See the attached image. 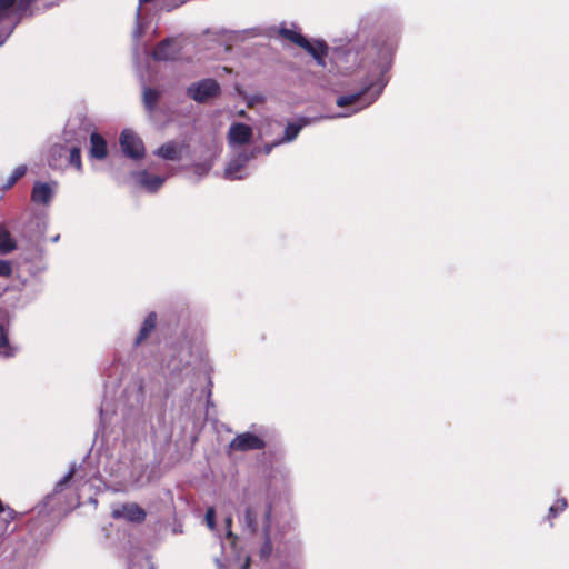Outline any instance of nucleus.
<instances>
[{
  "instance_id": "c85d7f7f",
  "label": "nucleus",
  "mask_w": 569,
  "mask_h": 569,
  "mask_svg": "<svg viewBox=\"0 0 569 569\" xmlns=\"http://www.w3.org/2000/svg\"><path fill=\"white\" fill-rule=\"evenodd\" d=\"M280 143H281V142H280V140H279V141L273 142V143L266 144V146L263 147V152H264L266 154H269V153L271 152L272 148H273V147H276V146H278V144H280Z\"/></svg>"
},
{
  "instance_id": "aec40b11",
  "label": "nucleus",
  "mask_w": 569,
  "mask_h": 569,
  "mask_svg": "<svg viewBox=\"0 0 569 569\" xmlns=\"http://www.w3.org/2000/svg\"><path fill=\"white\" fill-rule=\"evenodd\" d=\"M244 523L251 533L258 530V511L256 507L249 506L244 511Z\"/></svg>"
},
{
  "instance_id": "6e6552de",
  "label": "nucleus",
  "mask_w": 569,
  "mask_h": 569,
  "mask_svg": "<svg viewBox=\"0 0 569 569\" xmlns=\"http://www.w3.org/2000/svg\"><path fill=\"white\" fill-rule=\"evenodd\" d=\"M253 137V131L250 126L236 122L232 123L228 131V140L230 144H247L251 141Z\"/></svg>"
},
{
  "instance_id": "cd10ccee",
  "label": "nucleus",
  "mask_w": 569,
  "mask_h": 569,
  "mask_svg": "<svg viewBox=\"0 0 569 569\" xmlns=\"http://www.w3.org/2000/svg\"><path fill=\"white\" fill-rule=\"evenodd\" d=\"M74 472L76 469L71 468L70 471L57 483L56 490H62V487L73 478Z\"/></svg>"
},
{
  "instance_id": "20e7f679",
  "label": "nucleus",
  "mask_w": 569,
  "mask_h": 569,
  "mask_svg": "<svg viewBox=\"0 0 569 569\" xmlns=\"http://www.w3.org/2000/svg\"><path fill=\"white\" fill-rule=\"evenodd\" d=\"M230 448L234 451L261 450L266 447V441L251 432L237 435L230 442Z\"/></svg>"
},
{
  "instance_id": "ddd939ff",
  "label": "nucleus",
  "mask_w": 569,
  "mask_h": 569,
  "mask_svg": "<svg viewBox=\"0 0 569 569\" xmlns=\"http://www.w3.org/2000/svg\"><path fill=\"white\" fill-rule=\"evenodd\" d=\"M156 154L164 160L171 161L180 160L181 158V151L174 141H169L160 146L157 149Z\"/></svg>"
},
{
  "instance_id": "dca6fc26",
  "label": "nucleus",
  "mask_w": 569,
  "mask_h": 569,
  "mask_svg": "<svg viewBox=\"0 0 569 569\" xmlns=\"http://www.w3.org/2000/svg\"><path fill=\"white\" fill-rule=\"evenodd\" d=\"M160 99V92L157 89L144 88L143 90V106L149 112H153Z\"/></svg>"
},
{
  "instance_id": "6ab92c4d",
  "label": "nucleus",
  "mask_w": 569,
  "mask_h": 569,
  "mask_svg": "<svg viewBox=\"0 0 569 569\" xmlns=\"http://www.w3.org/2000/svg\"><path fill=\"white\" fill-rule=\"evenodd\" d=\"M27 170H28V168L26 164L18 166L13 170L12 174L8 178L6 183L1 187V190L2 191L10 190L21 178H23L26 176Z\"/></svg>"
},
{
  "instance_id": "f3484780",
  "label": "nucleus",
  "mask_w": 569,
  "mask_h": 569,
  "mask_svg": "<svg viewBox=\"0 0 569 569\" xmlns=\"http://www.w3.org/2000/svg\"><path fill=\"white\" fill-rule=\"evenodd\" d=\"M306 123L307 122L305 119H302L300 122H289L284 129L283 137L280 139V142L282 143L293 141Z\"/></svg>"
},
{
  "instance_id": "393cba45",
  "label": "nucleus",
  "mask_w": 569,
  "mask_h": 569,
  "mask_svg": "<svg viewBox=\"0 0 569 569\" xmlns=\"http://www.w3.org/2000/svg\"><path fill=\"white\" fill-rule=\"evenodd\" d=\"M12 273V266L7 260H0V277H10Z\"/></svg>"
},
{
  "instance_id": "0eeeda50",
  "label": "nucleus",
  "mask_w": 569,
  "mask_h": 569,
  "mask_svg": "<svg viewBox=\"0 0 569 569\" xmlns=\"http://www.w3.org/2000/svg\"><path fill=\"white\" fill-rule=\"evenodd\" d=\"M369 90H370V86H367L362 90H360L356 93L340 96L337 99V106L343 108V107H348V106L360 104L357 108V110L366 108V107L370 106L376 100L375 96L368 97Z\"/></svg>"
},
{
  "instance_id": "423d86ee",
  "label": "nucleus",
  "mask_w": 569,
  "mask_h": 569,
  "mask_svg": "<svg viewBox=\"0 0 569 569\" xmlns=\"http://www.w3.org/2000/svg\"><path fill=\"white\" fill-rule=\"evenodd\" d=\"M261 507L263 509L262 516L266 540L260 549V556L261 558H268L272 552V542L270 538L272 503L267 496L263 500H261Z\"/></svg>"
},
{
  "instance_id": "f8f14e48",
  "label": "nucleus",
  "mask_w": 569,
  "mask_h": 569,
  "mask_svg": "<svg viewBox=\"0 0 569 569\" xmlns=\"http://www.w3.org/2000/svg\"><path fill=\"white\" fill-rule=\"evenodd\" d=\"M157 326V315L156 312H150L143 320L142 326L139 330V333L136 338V345H141L144 340L149 338L151 332L156 329Z\"/></svg>"
},
{
  "instance_id": "4be33fe9",
  "label": "nucleus",
  "mask_w": 569,
  "mask_h": 569,
  "mask_svg": "<svg viewBox=\"0 0 569 569\" xmlns=\"http://www.w3.org/2000/svg\"><path fill=\"white\" fill-rule=\"evenodd\" d=\"M69 164L78 171L82 170L81 150L79 147H72L69 150Z\"/></svg>"
},
{
  "instance_id": "7c9ffc66",
  "label": "nucleus",
  "mask_w": 569,
  "mask_h": 569,
  "mask_svg": "<svg viewBox=\"0 0 569 569\" xmlns=\"http://www.w3.org/2000/svg\"><path fill=\"white\" fill-rule=\"evenodd\" d=\"M202 169H203L204 171H207V170H208V167H206V164H199V163H197V164H194V166H193V170H194V172H196V173H198V174H199V171H202Z\"/></svg>"
},
{
  "instance_id": "5701e85b",
  "label": "nucleus",
  "mask_w": 569,
  "mask_h": 569,
  "mask_svg": "<svg viewBox=\"0 0 569 569\" xmlns=\"http://www.w3.org/2000/svg\"><path fill=\"white\" fill-rule=\"evenodd\" d=\"M18 0H0V20L8 17L9 10L14 6Z\"/></svg>"
},
{
  "instance_id": "7ed1b4c3",
  "label": "nucleus",
  "mask_w": 569,
  "mask_h": 569,
  "mask_svg": "<svg viewBox=\"0 0 569 569\" xmlns=\"http://www.w3.org/2000/svg\"><path fill=\"white\" fill-rule=\"evenodd\" d=\"M120 146L123 153L134 160L144 156V146L142 140L132 131L123 130L120 134Z\"/></svg>"
},
{
  "instance_id": "39448f33",
  "label": "nucleus",
  "mask_w": 569,
  "mask_h": 569,
  "mask_svg": "<svg viewBox=\"0 0 569 569\" xmlns=\"http://www.w3.org/2000/svg\"><path fill=\"white\" fill-rule=\"evenodd\" d=\"M112 517L114 519H126L129 522L142 523L146 520L147 512L138 503H123L119 508L113 509Z\"/></svg>"
},
{
  "instance_id": "a211bd4d",
  "label": "nucleus",
  "mask_w": 569,
  "mask_h": 569,
  "mask_svg": "<svg viewBox=\"0 0 569 569\" xmlns=\"http://www.w3.org/2000/svg\"><path fill=\"white\" fill-rule=\"evenodd\" d=\"M0 355L6 358L13 357L16 355V348L9 342L8 332L3 325L0 323Z\"/></svg>"
},
{
  "instance_id": "4468645a",
  "label": "nucleus",
  "mask_w": 569,
  "mask_h": 569,
  "mask_svg": "<svg viewBox=\"0 0 569 569\" xmlns=\"http://www.w3.org/2000/svg\"><path fill=\"white\" fill-rule=\"evenodd\" d=\"M139 181L140 184L148 189L150 192H156L157 190L160 189V187L164 182V179L159 176L148 173L147 171H142L140 173Z\"/></svg>"
},
{
  "instance_id": "bb28decb",
  "label": "nucleus",
  "mask_w": 569,
  "mask_h": 569,
  "mask_svg": "<svg viewBox=\"0 0 569 569\" xmlns=\"http://www.w3.org/2000/svg\"><path fill=\"white\" fill-rule=\"evenodd\" d=\"M241 168V164L230 163L229 167L226 169V177L229 179H237L238 177H236V172H238Z\"/></svg>"
},
{
  "instance_id": "1a4fd4ad",
  "label": "nucleus",
  "mask_w": 569,
  "mask_h": 569,
  "mask_svg": "<svg viewBox=\"0 0 569 569\" xmlns=\"http://www.w3.org/2000/svg\"><path fill=\"white\" fill-rule=\"evenodd\" d=\"M179 53L176 41L167 38L160 41L152 51V57L158 61H169L176 59Z\"/></svg>"
},
{
  "instance_id": "b1692460",
  "label": "nucleus",
  "mask_w": 569,
  "mask_h": 569,
  "mask_svg": "<svg viewBox=\"0 0 569 569\" xmlns=\"http://www.w3.org/2000/svg\"><path fill=\"white\" fill-rule=\"evenodd\" d=\"M206 522L210 529L216 528V510L213 507H209L206 511Z\"/></svg>"
},
{
  "instance_id": "c756f323",
  "label": "nucleus",
  "mask_w": 569,
  "mask_h": 569,
  "mask_svg": "<svg viewBox=\"0 0 569 569\" xmlns=\"http://www.w3.org/2000/svg\"><path fill=\"white\" fill-rule=\"evenodd\" d=\"M34 0H19V7L26 9L28 8Z\"/></svg>"
},
{
  "instance_id": "9b49d317",
  "label": "nucleus",
  "mask_w": 569,
  "mask_h": 569,
  "mask_svg": "<svg viewBox=\"0 0 569 569\" xmlns=\"http://www.w3.org/2000/svg\"><path fill=\"white\" fill-rule=\"evenodd\" d=\"M89 154L91 158L103 160L108 156V146L106 139L98 132L90 134V149Z\"/></svg>"
},
{
  "instance_id": "a878e982",
  "label": "nucleus",
  "mask_w": 569,
  "mask_h": 569,
  "mask_svg": "<svg viewBox=\"0 0 569 569\" xmlns=\"http://www.w3.org/2000/svg\"><path fill=\"white\" fill-rule=\"evenodd\" d=\"M2 513H4L3 520L6 523H10L11 521H13L18 515V512L9 506H4V510L2 511Z\"/></svg>"
},
{
  "instance_id": "2f4dec72",
  "label": "nucleus",
  "mask_w": 569,
  "mask_h": 569,
  "mask_svg": "<svg viewBox=\"0 0 569 569\" xmlns=\"http://www.w3.org/2000/svg\"><path fill=\"white\" fill-rule=\"evenodd\" d=\"M202 169H203L204 171H207V170H208V167H206V164H199V163H197V164H194V166H193V170H194V172H196V173H198V174H199V171H202Z\"/></svg>"
},
{
  "instance_id": "f03ea898",
  "label": "nucleus",
  "mask_w": 569,
  "mask_h": 569,
  "mask_svg": "<svg viewBox=\"0 0 569 569\" xmlns=\"http://www.w3.org/2000/svg\"><path fill=\"white\" fill-rule=\"evenodd\" d=\"M220 91L221 89L219 83L214 79L208 78L189 86L187 94L194 101L204 103L209 99L219 96Z\"/></svg>"
},
{
  "instance_id": "412c9836",
  "label": "nucleus",
  "mask_w": 569,
  "mask_h": 569,
  "mask_svg": "<svg viewBox=\"0 0 569 569\" xmlns=\"http://www.w3.org/2000/svg\"><path fill=\"white\" fill-rule=\"evenodd\" d=\"M568 507L565 498L557 499L555 503L549 508L548 520L556 518L559 513L563 512Z\"/></svg>"
},
{
  "instance_id": "f257e3e1",
  "label": "nucleus",
  "mask_w": 569,
  "mask_h": 569,
  "mask_svg": "<svg viewBox=\"0 0 569 569\" xmlns=\"http://www.w3.org/2000/svg\"><path fill=\"white\" fill-rule=\"evenodd\" d=\"M279 34L283 39H286V40L299 46L303 50H306L309 54H311L313 57V59L317 61V63L319 66H321V67L326 66L325 58L328 53V46L325 41L318 40L313 44L306 37H303L300 32L292 30V29H288V28H281L279 30Z\"/></svg>"
},
{
  "instance_id": "473e14b6",
  "label": "nucleus",
  "mask_w": 569,
  "mask_h": 569,
  "mask_svg": "<svg viewBox=\"0 0 569 569\" xmlns=\"http://www.w3.org/2000/svg\"><path fill=\"white\" fill-rule=\"evenodd\" d=\"M231 522H232L231 518L227 519V525L228 526H231Z\"/></svg>"
},
{
  "instance_id": "2eb2a0df",
  "label": "nucleus",
  "mask_w": 569,
  "mask_h": 569,
  "mask_svg": "<svg viewBox=\"0 0 569 569\" xmlns=\"http://www.w3.org/2000/svg\"><path fill=\"white\" fill-rule=\"evenodd\" d=\"M17 248L16 240L3 226H0V254H8Z\"/></svg>"
},
{
  "instance_id": "9d476101",
  "label": "nucleus",
  "mask_w": 569,
  "mask_h": 569,
  "mask_svg": "<svg viewBox=\"0 0 569 569\" xmlns=\"http://www.w3.org/2000/svg\"><path fill=\"white\" fill-rule=\"evenodd\" d=\"M53 197V189L47 182L37 181L31 191V200L36 204H48Z\"/></svg>"
}]
</instances>
